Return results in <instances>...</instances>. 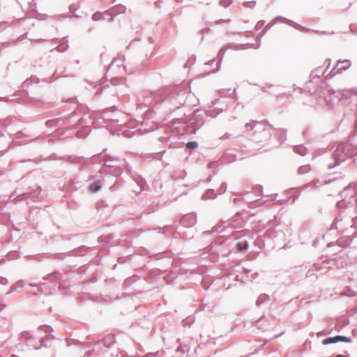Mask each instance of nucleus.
<instances>
[{
	"mask_svg": "<svg viewBox=\"0 0 357 357\" xmlns=\"http://www.w3.org/2000/svg\"><path fill=\"white\" fill-rule=\"evenodd\" d=\"M237 246L238 250H241L242 249H245L247 248V243L245 242L243 245L242 243H238Z\"/></svg>",
	"mask_w": 357,
	"mask_h": 357,
	"instance_id": "nucleus-4",
	"label": "nucleus"
},
{
	"mask_svg": "<svg viewBox=\"0 0 357 357\" xmlns=\"http://www.w3.org/2000/svg\"><path fill=\"white\" fill-rule=\"evenodd\" d=\"M119 8L121 9L120 12H123L125 10L124 7L121 6Z\"/></svg>",
	"mask_w": 357,
	"mask_h": 357,
	"instance_id": "nucleus-6",
	"label": "nucleus"
},
{
	"mask_svg": "<svg viewBox=\"0 0 357 357\" xmlns=\"http://www.w3.org/2000/svg\"><path fill=\"white\" fill-rule=\"evenodd\" d=\"M339 341H342V342H349V340L346 337H344V336H336V337H329V338H327L326 340H324V344H331V343H335V342H337Z\"/></svg>",
	"mask_w": 357,
	"mask_h": 357,
	"instance_id": "nucleus-1",
	"label": "nucleus"
},
{
	"mask_svg": "<svg viewBox=\"0 0 357 357\" xmlns=\"http://www.w3.org/2000/svg\"><path fill=\"white\" fill-rule=\"evenodd\" d=\"M89 189L91 192H96L100 189V185L98 183H93L90 185Z\"/></svg>",
	"mask_w": 357,
	"mask_h": 357,
	"instance_id": "nucleus-2",
	"label": "nucleus"
},
{
	"mask_svg": "<svg viewBox=\"0 0 357 357\" xmlns=\"http://www.w3.org/2000/svg\"><path fill=\"white\" fill-rule=\"evenodd\" d=\"M346 63V64H347L346 66H344L342 67V68H347L349 66V65H350V64H349V61L342 62V63Z\"/></svg>",
	"mask_w": 357,
	"mask_h": 357,
	"instance_id": "nucleus-5",
	"label": "nucleus"
},
{
	"mask_svg": "<svg viewBox=\"0 0 357 357\" xmlns=\"http://www.w3.org/2000/svg\"><path fill=\"white\" fill-rule=\"evenodd\" d=\"M188 149H195L197 147V143L196 142H189L186 144Z\"/></svg>",
	"mask_w": 357,
	"mask_h": 357,
	"instance_id": "nucleus-3",
	"label": "nucleus"
}]
</instances>
